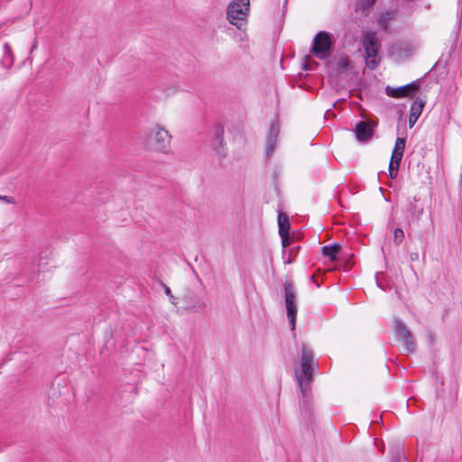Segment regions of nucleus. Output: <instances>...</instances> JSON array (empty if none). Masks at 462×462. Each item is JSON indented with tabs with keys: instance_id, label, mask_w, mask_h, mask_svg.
<instances>
[{
	"instance_id": "13",
	"label": "nucleus",
	"mask_w": 462,
	"mask_h": 462,
	"mask_svg": "<svg viewBox=\"0 0 462 462\" xmlns=\"http://www.w3.org/2000/svg\"><path fill=\"white\" fill-rule=\"evenodd\" d=\"M406 141L402 137H398L395 141V145L392 153L391 159H393V162H397L398 161H402L403 156V152L405 149Z\"/></svg>"
},
{
	"instance_id": "15",
	"label": "nucleus",
	"mask_w": 462,
	"mask_h": 462,
	"mask_svg": "<svg viewBox=\"0 0 462 462\" xmlns=\"http://www.w3.org/2000/svg\"><path fill=\"white\" fill-rule=\"evenodd\" d=\"M341 246L338 244H334L332 245H324L321 248L322 254L328 257L331 262L337 260V255L340 252Z\"/></svg>"
},
{
	"instance_id": "7",
	"label": "nucleus",
	"mask_w": 462,
	"mask_h": 462,
	"mask_svg": "<svg viewBox=\"0 0 462 462\" xmlns=\"http://www.w3.org/2000/svg\"><path fill=\"white\" fill-rule=\"evenodd\" d=\"M394 331L397 338L402 342L405 350L408 353H413L416 344L411 332L407 328L405 324L396 319Z\"/></svg>"
},
{
	"instance_id": "16",
	"label": "nucleus",
	"mask_w": 462,
	"mask_h": 462,
	"mask_svg": "<svg viewBox=\"0 0 462 462\" xmlns=\"http://www.w3.org/2000/svg\"><path fill=\"white\" fill-rule=\"evenodd\" d=\"M277 135H278V132L275 129V127L273 126L270 130V134H269V136L267 139V147H266L267 155H270L273 152Z\"/></svg>"
},
{
	"instance_id": "18",
	"label": "nucleus",
	"mask_w": 462,
	"mask_h": 462,
	"mask_svg": "<svg viewBox=\"0 0 462 462\" xmlns=\"http://www.w3.org/2000/svg\"><path fill=\"white\" fill-rule=\"evenodd\" d=\"M408 211L411 215L412 219L419 221L421 215L423 214V208H418L415 204L410 203Z\"/></svg>"
},
{
	"instance_id": "23",
	"label": "nucleus",
	"mask_w": 462,
	"mask_h": 462,
	"mask_svg": "<svg viewBox=\"0 0 462 462\" xmlns=\"http://www.w3.org/2000/svg\"><path fill=\"white\" fill-rule=\"evenodd\" d=\"M0 201H4V202H5L7 204H12V205L16 203L15 199L14 197H12V196H2V195H0Z\"/></svg>"
},
{
	"instance_id": "27",
	"label": "nucleus",
	"mask_w": 462,
	"mask_h": 462,
	"mask_svg": "<svg viewBox=\"0 0 462 462\" xmlns=\"http://www.w3.org/2000/svg\"><path fill=\"white\" fill-rule=\"evenodd\" d=\"M37 48V38L34 39V42L32 43V49H31V53Z\"/></svg>"
},
{
	"instance_id": "10",
	"label": "nucleus",
	"mask_w": 462,
	"mask_h": 462,
	"mask_svg": "<svg viewBox=\"0 0 462 462\" xmlns=\"http://www.w3.org/2000/svg\"><path fill=\"white\" fill-rule=\"evenodd\" d=\"M183 300L185 302L183 309L190 313H199L206 309V303L193 292L185 294Z\"/></svg>"
},
{
	"instance_id": "9",
	"label": "nucleus",
	"mask_w": 462,
	"mask_h": 462,
	"mask_svg": "<svg viewBox=\"0 0 462 462\" xmlns=\"http://www.w3.org/2000/svg\"><path fill=\"white\" fill-rule=\"evenodd\" d=\"M211 146L221 158L226 155L224 143V126L221 124H217L214 126Z\"/></svg>"
},
{
	"instance_id": "2",
	"label": "nucleus",
	"mask_w": 462,
	"mask_h": 462,
	"mask_svg": "<svg viewBox=\"0 0 462 462\" xmlns=\"http://www.w3.org/2000/svg\"><path fill=\"white\" fill-rule=\"evenodd\" d=\"M171 139V134L165 128L155 125L149 131L146 145L151 152L170 155L173 153Z\"/></svg>"
},
{
	"instance_id": "8",
	"label": "nucleus",
	"mask_w": 462,
	"mask_h": 462,
	"mask_svg": "<svg viewBox=\"0 0 462 462\" xmlns=\"http://www.w3.org/2000/svg\"><path fill=\"white\" fill-rule=\"evenodd\" d=\"M420 88L419 83L416 81L411 82L410 84H407L405 86H402L399 88H386V93L388 96L394 97V98H400V97H413L416 93L418 92Z\"/></svg>"
},
{
	"instance_id": "28",
	"label": "nucleus",
	"mask_w": 462,
	"mask_h": 462,
	"mask_svg": "<svg viewBox=\"0 0 462 462\" xmlns=\"http://www.w3.org/2000/svg\"><path fill=\"white\" fill-rule=\"evenodd\" d=\"M310 279L311 282H313L316 284L317 287H319V284L315 280V276L314 275H311Z\"/></svg>"
},
{
	"instance_id": "20",
	"label": "nucleus",
	"mask_w": 462,
	"mask_h": 462,
	"mask_svg": "<svg viewBox=\"0 0 462 462\" xmlns=\"http://www.w3.org/2000/svg\"><path fill=\"white\" fill-rule=\"evenodd\" d=\"M351 68V63L347 56L342 57L337 64V69L339 72H344Z\"/></svg>"
},
{
	"instance_id": "1",
	"label": "nucleus",
	"mask_w": 462,
	"mask_h": 462,
	"mask_svg": "<svg viewBox=\"0 0 462 462\" xmlns=\"http://www.w3.org/2000/svg\"><path fill=\"white\" fill-rule=\"evenodd\" d=\"M319 368V365L314 361V355L305 344L301 347L300 370H296L298 384L303 397V407L306 411L310 408V383L313 381V374Z\"/></svg>"
},
{
	"instance_id": "11",
	"label": "nucleus",
	"mask_w": 462,
	"mask_h": 462,
	"mask_svg": "<svg viewBox=\"0 0 462 462\" xmlns=\"http://www.w3.org/2000/svg\"><path fill=\"white\" fill-rule=\"evenodd\" d=\"M354 133L357 141L363 143L369 141L374 135V130L366 121H359L354 128Z\"/></svg>"
},
{
	"instance_id": "5",
	"label": "nucleus",
	"mask_w": 462,
	"mask_h": 462,
	"mask_svg": "<svg viewBox=\"0 0 462 462\" xmlns=\"http://www.w3.org/2000/svg\"><path fill=\"white\" fill-rule=\"evenodd\" d=\"M332 43L331 35L327 32L321 31L313 39L311 52L320 60L326 59L331 54Z\"/></svg>"
},
{
	"instance_id": "21",
	"label": "nucleus",
	"mask_w": 462,
	"mask_h": 462,
	"mask_svg": "<svg viewBox=\"0 0 462 462\" xmlns=\"http://www.w3.org/2000/svg\"><path fill=\"white\" fill-rule=\"evenodd\" d=\"M157 284L159 287L163 289L165 294L169 297L171 303L173 304L174 306H176L177 305L176 298L171 293V289L165 283H163L162 281H158Z\"/></svg>"
},
{
	"instance_id": "3",
	"label": "nucleus",
	"mask_w": 462,
	"mask_h": 462,
	"mask_svg": "<svg viewBox=\"0 0 462 462\" xmlns=\"http://www.w3.org/2000/svg\"><path fill=\"white\" fill-rule=\"evenodd\" d=\"M362 45L365 50L366 67L371 70L375 69L381 61V58L378 54L381 48V42L377 37V33L375 32H368L364 34Z\"/></svg>"
},
{
	"instance_id": "25",
	"label": "nucleus",
	"mask_w": 462,
	"mask_h": 462,
	"mask_svg": "<svg viewBox=\"0 0 462 462\" xmlns=\"http://www.w3.org/2000/svg\"><path fill=\"white\" fill-rule=\"evenodd\" d=\"M310 58L309 56H306L305 57V62L302 64V68L303 69L305 70H309V69H311V67L310 66V64L308 63V60H310Z\"/></svg>"
},
{
	"instance_id": "14",
	"label": "nucleus",
	"mask_w": 462,
	"mask_h": 462,
	"mask_svg": "<svg viewBox=\"0 0 462 462\" xmlns=\"http://www.w3.org/2000/svg\"><path fill=\"white\" fill-rule=\"evenodd\" d=\"M278 226H279V235L280 236H284V235L289 234V231L291 228L290 219H289V217L282 211H280L278 213Z\"/></svg>"
},
{
	"instance_id": "6",
	"label": "nucleus",
	"mask_w": 462,
	"mask_h": 462,
	"mask_svg": "<svg viewBox=\"0 0 462 462\" xmlns=\"http://www.w3.org/2000/svg\"><path fill=\"white\" fill-rule=\"evenodd\" d=\"M285 292V306L287 311V317L290 321L291 329L294 330L296 326L297 318V304H296V294L294 286L291 281H286L283 283Z\"/></svg>"
},
{
	"instance_id": "4",
	"label": "nucleus",
	"mask_w": 462,
	"mask_h": 462,
	"mask_svg": "<svg viewBox=\"0 0 462 462\" xmlns=\"http://www.w3.org/2000/svg\"><path fill=\"white\" fill-rule=\"evenodd\" d=\"M249 0H234L227 6L226 18L233 25L242 29L246 23Z\"/></svg>"
},
{
	"instance_id": "26",
	"label": "nucleus",
	"mask_w": 462,
	"mask_h": 462,
	"mask_svg": "<svg viewBox=\"0 0 462 462\" xmlns=\"http://www.w3.org/2000/svg\"><path fill=\"white\" fill-rule=\"evenodd\" d=\"M410 258H411V261H412V262L418 261L420 258L419 253L418 252L411 253Z\"/></svg>"
},
{
	"instance_id": "24",
	"label": "nucleus",
	"mask_w": 462,
	"mask_h": 462,
	"mask_svg": "<svg viewBox=\"0 0 462 462\" xmlns=\"http://www.w3.org/2000/svg\"><path fill=\"white\" fill-rule=\"evenodd\" d=\"M280 236L282 238V247L285 248V247H287V246H289L291 245V239L289 234L284 235V236Z\"/></svg>"
},
{
	"instance_id": "12",
	"label": "nucleus",
	"mask_w": 462,
	"mask_h": 462,
	"mask_svg": "<svg viewBox=\"0 0 462 462\" xmlns=\"http://www.w3.org/2000/svg\"><path fill=\"white\" fill-rule=\"evenodd\" d=\"M424 105H425V102L421 99H416L411 104V110H410V116H409L410 128H411L417 122L418 118L420 117V116L422 112Z\"/></svg>"
},
{
	"instance_id": "17",
	"label": "nucleus",
	"mask_w": 462,
	"mask_h": 462,
	"mask_svg": "<svg viewBox=\"0 0 462 462\" xmlns=\"http://www.w3.org/2000/svg\"><path fill=\"white\" fill-rule=\"evenodd\" d=\"M395 16L394 12H386L380 15L378 19V23L382 27L383 31H387L389 27V23L391 20H393Z\"/></svg>"
},
{
	"instance_id": "22",
	"label": "nucleus",
	"mask_w": 462,
	"mask_h": 462,
	"mask_svg": "<svg viewBox=\"0 0 462 462\" xmlns=\"http://www.w3.org/2000/svg\"><path fill=\"white\" fill-rule=\"evenodd\" d=\"M404 239V232L402 228H395L393 231V242L397 245H401Z\"/></svg>"
},
{
	"instance_id": "29",
	"label": "nucleus",
	"mask_w": 462,
	"mask_h": 462,
	"mask_svg": "<svg viewBox=\"0 0 462 462\" xmlns=\"http://www.w3.org/2000/svg\"><path fill=\"white\" fill-rule=\"evenodd\" d=\"M375 0H366V5L372 6L374 4Z\"/></svg>"
},
{
	"instance_id": "30",
	"label": "nucleus",
	"mask_w": 462,
	"mask_h": 462,
	"mask_svg": "<svg viewBox=\"0 0 462 462\" xmlns=\"http://www.w3.org/2000/svg\"><path fill=\"white\" fill-rule=\"evenodd\" d=\"M5 49L6 50V51H10V45L8 43H5Z\"/></svg>"
},
{
	"instance_id": "19",
	"label": "nucleus",
	"mask_w": 462,
	"mask_h": 462,
	"mask_svg": "<svg viewBox=\"0 0 462 462\" xmlns=\"http://www.w3.org/2000/svg\"><path fill=\"white\" fill-rule=\"evenodd\" d=\"M401 164V161H398L397 162H393V159H391L389 162V177L391 179H395L398 176L399 167Z\"/></svg>"
}]
</instances>
